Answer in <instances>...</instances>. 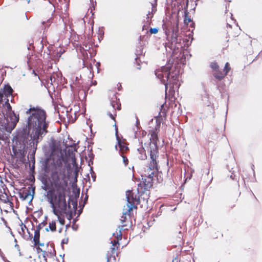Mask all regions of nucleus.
Returning a JSON list of instances; mask_svg holds the SVG:
<instances>
[{"instance_id":"obj_10","label":"nucleus","mask_w":262,"mask_h":262,"mask_svg":"<svg viewBox=\"0 0 262 262\" xmlns=\"http://www.w3.org/2000/svg\"><path fill=\"white\" fill-rule=\"evenodd\" d=\"M12 199L11 196L9 195L6 192V186L4 189H0V202L2 203L9 205L11 207H13V203L10 200Z\"/></svg>"},{"instance_id":"obj_41","label":"nucleus","mask_w":262,"mask_h":262,"mask_svg":"<svg viewBox=\"0 0 262 262\" xmlns=\"http://www.w3.org/2000/svg\"><path fill=\"white\" fill-rule=\"evenodd\" d=\"M47 231H49L50 230H46ZM52 232H54V231H56V230H50Z\"/></svg>"},{"instance_id":"obj_9","label":"nucleus","mask_w":262,"mask_h":262,"mask_svg":"<svg viewBox=\"0 0 262 262\" xmlns=\"http://www.w3.org/2000/svg\"><path fill=\"white\" fill-rule=\"evenodd\" d=\"M111 106L113 108V113H112L110 111H108L107 114L110 117L115 121V117L116 116V110L118 111L121 110V103L119 102V100H117V98L115 97L114 99H112L111 102Z\"/></svg>"},{"instance_id":"obj_36","label":"nucleus","mask_w":262,"mask_h":262,"mask_svg":"<svg viewBox=\"0 0 262 262\" xmlns=\"http://www.w3.org/2000/svg\"><path fill=\"white\" fill-rule=\"evenodd\" d=\"M14 247L17 249V251H20L19 247L18 245H17V244H15Z\"/></svg>"},{"instance_id":"obj_24","label":"nucleus","mask_w":262,"mask_h":262,"mask_svg":"<svg viewBox=\"0 0 262 262\" xmlns=\"http://www.w3.org/2000/svg\"><path fill=\"white\" fill-rule=\"evenodd\" d=\"M149 31L150 33V34H157L159 31V29L156 28H150Z\"/></svg>"},{"instance_id":"obj_35","label":"nucleus","mask_w":262,"mask_h":262,"mask_svg":"<svg viewBox=\"0 0 262 262\" xmlns=\"http://www.w3.org/2000/svg\"><path fill=\"white\" fill-rule=\"evenodd\" d=\"M42 256L43 257V260H45L46 262H48L47 259L46 258V252H43V253H42Z\"/></svg>"},{"instance_id":"obj_31","label":"nucleus","mask_w":262,"mask_h":262,"mask_svg":"<svg viewBox=\"0 0 262 262\" xmlns=\"http://www.w3.org/2000/svg\"><path fill=\"white\" fill-rule=\"evenodd\" d=\"M0 256L2 257V259L3 260H5V259L6 258L4 254V253H3V252L2 251L1 249H0Z\"/></svg>"},{"instance_id":"obj_27","label":"nucleus","mask_w":262,"mask_h":262,"mask_svg":"<svg viewBox=\"0 0 262 262\" xmlns=\"http://www.w3.org/2000/svg\"><path fill=\"white\" fill-rule=\"evenodd\" d=\"M69 238H64L63 239H62L61 242V247L62 249H63V246H62L63 244H67L68 243Z\"/></svg>"},{"instance_id":"obj_45","label":"nucleus","mask_w":262,"mask_h":262,"mask_svg":"<svg viewBox=\"0 0 262 262\" xmlns=\"http://www.w3.org/2000/svg\"><path fill=\"white\" fill-rule=\"evenodd\" d=\"M14 242H15V243L17 244V240L16 238L14 239Z\"/></svg>"},{"instance_id":"obj_40","label":"nucleus","mask_w":262,"mask_h":262,"mask_svg":"<svg viewBox=\"0 0 262 262\" xmlns=\"http://www.w3.org/2000/svg\"><path fill=\"white\" fill-rule=\"evenodd\" d=\"M227 27L231 28V26L228 24H227Z\"/></svg>"},{"instance_id":"obj_14","label":"nucleus","mask_w":262,"mask_h":262,"mask_svg":"<svg viewBox=\"0 0 262 262\" xmlns=\"http://www.w3.org/2000/svg\"><path fill=\"white\" fill-rule=\"evenodd\" d=\"M34 193V188L31 189L30 187L28 189L24 190L21 193V197L24 200L30 199L32 200L33 199V194H31V191Z\"/></svg>"},{"instance_id":"obj_18","label":"nucleus","mask_w":262,"mask_h":262,"mask_svg":"<svg viewBox=\"0 0 262 262\" xmlns=\"http://www.w3.org/2000/svg\"><path fill=\"white\" fill-rule=\"evenodd\" d=\"M40 230H34V235L33 236V242L40 240Z\"/></svg>"},{"instance_id":"obj_8","label":"nucleus","mask_w":262,"mask_h":262,"mask_svg":"<svg viewBox=\"0 0 262 262\" xmlns=\"http://www.w3.org/2000/svg\"><path fill=\"white\" fill-rule=\"evenodd\" d=\"M175 26L173 27L172 30V33L170 34L169 33H167L166 31V34L167 35V42L165 43V46L169 48H172V45L173 43H177L178 41V32H179V20L177 18L174 22Z\"/></svg>"},{"instance_id":"obj_30","label":"nucleus","mask_w":262,"mask_h":262,"mask_svg":"<svg viewBox=\"0 0 262 262\" xmlns=\"http://www.w3.org/2000/svg\"><path fill=\"white\" fill-rule=\"evenodd\" d=\"M5 186H6L3 182L1 177L0 176V189H1V188L4 189V187Z\"/></svg>"},{"instance_id":"obj_16","label":"nucleus","mask_w":262,"mask_h":262,"mask_svg":"<svg viewBox=\"0 0 262 262\" xmlns=\"http://www.w3.org/2000/svg\"><path fill=\"white\" fill-rule=\"evenodd\" d=\"M0 92L3 93V95H5L6 97H8L12 95L13 90L9 85H5L3 90Z\"/></svg>"},{"instance_id":"obj_20","label":"nucleus","mask_w":262,"mask_h":262,"mask_svg":"<svg viewBox=\"0 0 262 262\" xmlns=\"http://www.w3.org/2000/svg\"><path fill=\"white\" fill-rule=\"evenodd\" d=\"M184 23L185 24L187 25L189 24V23H192V25L194 24V23L192 22V21L191 19V18L188 17L187 14H186L185 15V18H184Z\"/></svg>"},{"instance_id":"obj_6","label":"nucleus","mask_w":262,"mask_h":262,"mask_svg":"<svg viewBox=\"0 0 262 262\" xmlns=\"http://www.w3.org/2000/svg\"><path fill=\"white\" fill-rule=\"evenodd\" d=\"M158 161H157L156 167L152 168V167L150 166L151 164V161H150L149 166L145 171V176L146 178H142V181L138 184V191H145L152 186L154 176L158 170Z\"/></svg>"},{"instance_id":"obj_23","label":"nucleus","mask_w":262,"mask_h":262,"mask_svg":"<svg viewBox=\"0 0 262 262\" xmlns=\"http://www.w3.org/2000/svg\"><path fill=\"white\" fill-rule=\"evenodd\" d=\"M47 224V223L46 222H42L40 224H39V225L37 226L36 229H41L43 228Z\"/></svg>"},{"instance_id":"obj_42","label":"nucleus","mask_w":262,"mask_h":262,"mask_svg":"<svg viewBox=\"0 0 262 262\" xmlns=\"http://www.w3.org/2000/svg\"><path fill=\"white\" fill-rule=\"evenodd\" d=\"M58 231L59 233H62L63 230H58Z\"/></svg>"},{"instance_id":"obj_11","label":"nucleus","mask_w":262,"mask_h":262,"mask_svg":"<svg viewBox=\"0 0 262 262\" xmlns=\"http://www.w3.org/2000/svg\"><path fill=\"white\" fill-rule=\"evenodd\" d=\"M116 139L117 140L118 146L119 148V152L121 154H124L129 150V148L127 146V143L125 139H121L118 135V132L116 133Z\"/></svg>"},{"instance_id":"obj_19","label":"nucleus","mask_w":262,"mask_h":262,"mask_svg":"<svg viewBox=\"0 0 262 262\" xmlns=\"http://www.w3.org/2000/svg\"><path fill=\"white\" fill-rule=\"evenodd\" d=\"M183 234L181 230H179V235L178 236V240L179 243V245H181V243H183Z\"/></svg>"},{"instance_id":"obj_22","label":"nucleus","mask_w":262,"mask_h":262,"mask_svg":"<svg viewBox=\"0 0 262 262\" xmlns=\"http://www.w3.org/2000/svg\"><path fill=\"white\" fill-rule=\"evenodd\" d=\"M121 156L123 159V162L125 166H127L128 164V160L127 158L124 155V154H121Z\"/></svg>"},{"instance_id":"obj_38","label":"nucleus","mask_w":262,"mask_h":262,"mask_svg":"<svg viewBox=\"0 0 262 262\" xmlns=\"http://www.w3.org/2000/svg\"><path fill=\"white\" fill-rule=\"evenodd\" d=\"M178 257H176L174 259H172V262H178Z\"/></svg>"},{"instance_id":"obj_39","label":"nucleus","mask_w":262,"mask_h":262,"mask_svg":"<svg viewBox=\"0 0 262 262\" xmlns=\"http://www.w3.org/2000/svg\"><path fill=\"white\" fill-rule=\"evenodd\" d=\"M9 231L10 232V233H11V234L12 235V236H14V234H13V232H12V230H9Z\"/></svg>"},{"instance_id":"obj_25","label":"nucleus","mask_w":262,"mask_h":262,"mask_svg":"<svg viewBox=\"0 0 262 262\" xmlns=\"http://www.w3.org/2000/svg\"><path fill=\"white\" fill-rule=\"evenodd\" d=\"M118 253L117 252H116L115 253H113H113H111L110 254H109V257H110L111 258L112 257L113 258V259L114 260H116V257H118Z\"/></svg>"},{"instance_id":"obj_5","label":"nucleus","mask_w":262,"mask_h":262,"mask_svg":"<svg viewBox=\"0 0 262 262\" xmlns=\"http://www.w3.org/2000/svg\"><path fill=\"white\" fill-rule=\"evenodd\" d=\"M126 195L127 203L126 204V208L123 209L124 210H126V211L123 212V215L121 216L120 219L122 223V228L125 227H132V222L126 220V215L127 214L129 216L132 215L133 209H137V205L139 203V199H137L136 196H134V193L132 191H127L126 192Z\"/></svg>"},{"instance_id":"obj_1","label":"nucleus","mask_w":262,"mask_h":262,"mask_svg":"<svg viewBox=\"0 0 262 262\" xmlns=\"http://www.w3.org/2000/svg\"><path fill=\"white\" fill-rule=\"evenodd\" d=\"M26 113L30 114L28 118L27 126L17 133L14 138L12 146L14 156L20 160L24 158L27 152L26 145L30 128H33V138L37 143L48 132L49 122L46 121L47 115L44 110L38 107H31L26 111Z\"/></svg>"},{"instance_id":"obj_46","label":"nucleus","mask_w":262,"mask_h":262,"mask_svg":"<svg viewBox=\"0 0 262 262\" xmlns=\"http://www.w3.org/2000/svg\"><path fill=\"white\" fill-rule=\"evenodd\" d=\"M19 256H21V252H20V251H19Z\"/></svg>"},{"instance_id":"obj_17","label":"nucleus","mask_w":262,"mask_h":262,"mask_svg":"<svg viewBox=\"0 0 262 262\" xmlns=\"http://www.w3.org/2000/svg\"><path fill=\"white\" fill-rule=\"evenodd\" d=\"M213 231V233H211V237L213 239L217 238L221 236L222 237L223 235V234L220 232L219 230H212Z\"/></svg>"},{"instance_id":"obj_48","label":"nucleus","mask_w":262,"mask_h":262,"mask_svg":"<svg viewBox=\"0 0 262 262\" xmlns=\"http://www.w3.org/2000/svg\"><path fill=\"white\" fill-rule=\"evenodd\" d=\"M73 161H74V162H75V158H74Z\"/></svg>"},{"instance_id":"obj_43","label":"nucleus","mask_w":262,"mask_h":262,"mask_svg":"<svg viewBox=\"0 0 262 262\" xmlns=\"http://www.w3.org/2000/svg\"><path fill=\"white\" fill-rule=\"evenodd\" d=\"M56 260L57 261V262H60L57 257L56 258Z\"/></svg>"},{"instance_id":"obj_37","label":"nucleus","mask_w":262,"mask_h":262,"mask_svg":"<svg viewBox=\"0 0 262 262\" xmlns=\"http://www.w3.org/2000/svg\"><path fill=\"white\" fill-rule=\"evenodd\" d=\"M59 256L61 257L62 259V262H64V254H63V255H59Z\"/></svg>"},{"instance_id":"obj_21","label":"nucleus","mask_w":262,"mask_h":262,"mask_svg":"<svg viewBox=\"0 0 262 262\" xmlns=\"http://www.w3.org/2000/svg\"><path fill=\"white\" fill-rule=\"evenodd\" d=\"M145 230H142V232H141L138 235H134L132 232L130 233V236H132V238H134L135 237H139L140 238H141L143 236V234H144L145 233Z\"/></svg>"},{"instance_id":"obj_29","label":"nucleus","mask_w":262,"mask_h":262,"mask_svg":"<svg viewBox=\"0 0 262 262\" xmlns=\"http://www.w3.org/2000/svg\"><path fill=\"white\" fill-rule=\"evenodd\" d=\"M34 245H38L39 246H41V247H42L44 246V243H40V240L39 241H36V242H35L34 243Z\"/></svg>"},{"instance_id":"obj_12","label":"nucleus","mask_w":262,"mask_h":262,"mask_svg":"<svg viewBox=\"0 0 262 262\" xmlns=\"http://www.w3.org/2000/svg\"><path fill=\"white\" fill-rule=\"evenodd\" d=\"M122 230H119L118 232H116V238L117 240H111L110 243L112 244L111 246V253H115L116 251L118 249L120 246L119 241L122 239Z\"/></svg>"},{"instance_id":"obj_32","label":"nucleus","mask_w":262,"mask_h":262,"mask_svg":"<svg viewBox=\"0 0 262 262\" xmlns=\"http://www.w3.org/2000/svg\"><path fill=\"white\" fill-rule=\"evenodd\" d=\"M0 256L2 257V259L3 260H5V259L6 258L4 254V253H3V252L2 251L1 249H0Z\"/></svg>"},{"instance_id":"obj_4","label":"nucleus","mask_w":262,"mask_h":262,"mask_svg":"<svg viewBox=\"0 0 262 262\" xmlns=\"http://www.w3.org/2000/svg\"><path fill=\"white\" fill-rule=\"evenodd\" d=\"M169 66L162 67L161 70L155 71L156 76L160 79L161 82L165 85V94L167 95L168 85L170 86L169 93H174V89L178 88V75L170 72Z\"/></svg>"},{"instance_id":"obj_47","label":"nucleus","mask_w":262,"mask_h":262,"mask_svg":"<svg viewBox=\"0 0 262 262\" xmlns=\"http://www.w3.org/2000/svg\"><path fill=\"white\" fill-rule=\"evenodd\" d=\"M50 80H51V81L52 82V76L50 77Z\"/></svg>"},{"instance_id":"obj_33","label":"nucleus","mask_w":262,"mask_h":262,"mask_svg":"<svg viewBox=\"0 0 262 262\" xmlns=\"http://www.w3.org/2000/svg\"><path fill=\"white\" fill-rule=\"evenodd\" d=\"M36 251L38 253H39L41 252H42V253H43V252H46L45 251L42 250V249L41 248H40L39 247H38L36 248Z\"/></svg>"},{"instance_id":"obj_7","label":"nucleus","mask_w":262,"mask_h":262,"mask_svg":"<svg viewBox=\"0 0 262 262\" xmlns=\"http://www.w3.org/2000/svg\"><path fill=\"white\" fill-rule=\"evenodd\" d=\"M210 67L213 70V76L219 80H223L231 70L229 62L226 63L223 71L220 69V66L216 62H211Z\"/></svg>"},{"instance_id":"obj_13","label":"nucleus","mask_w":262,"mask_h":262,"mask_svg":"<svg viewBox=\"0 0 262 262\" xmlns=\"http://www.w3.org/2000/svg\"><path fill=\"white\" fill-rule=\"evenodd\" d=\"M6 114H8V116L9 117L10 121H11V126L12 127V129H13L19 120V115H16L14 112L8 111L7 109L6 110Z\"/></svg>"},{"instance_id":"obj_15","label":"nucleus","mask_w":262,"mask_h":262,"mask_svg":"<svg viewBox=\"0 0 262 262\" xmlns=\"http://www.w3.org/2000/svg\"><path fill=\"white\" fill-rule=\"evenodd\" d=\"M17 231L19 234L26 240H31L33 238L32 233L30 230H17Z\"/></svg>"},{"instance_id":"obj_44","label":"nucleus","mask_w":262,"mask_h":262,"mask_svg":"<svg viewBox=\"0 0 262 262\" xmlns=\"http://www.w3.org/2000/svg\"><path fill=\"white\" fill-rule=\"evenodd\" d=\"M112 235H113V236H115V235H116V233H112Z\"/></svg>"},{"instance_id":"obj_3","label":"nucleus","mask_w":262,"mask_h":262,"mask_svg":"<svg viewBox=\"0 0 262 262\" xmlns=\"http://www.w3.org/2000/svg\"><path fill=\"white\" fill-rule=\"evenodd\" d=\"M166 117V110L164 108V104L161 105L160 111L158 116L156 117V125L154 128L149 130V134L150 135V143L148 145L146 146V149L142 147L138 149L141 155L139 157L140 159L144 160L147 159L146 151L149 152L150 159L151 160V167H155L157 164V161L158 158V147L157 142L158 141V134L160 130L161 123L163 119Z\"/></svg>"},{"instance_id":"obj_28","label":"nucleus","mask_w":262,"mask_h":262,"mask_svg":"<svg viewBox=\"0 0 262 262\" xmlns=\"http://www.w3.org/2000/svg\"><path fill=\"white\" fill-rule=\"evenodd\" d=\"M49 227L50 229H56V225L54 222H52V223H49Z\"/></svg>"},{"instance_id":"obj_26","label":"nucleus","mask_w":262,"mask_h":262,"mask_svg":"<svg viewBox=\"0 0 262 262\" xmlns=\"http://www.w3.org/2000/svg\"><path fill=\"white\" fill-rule=\"evenodd\" d=\"M135 60H136V64H137L136 69L138 70H140L141 66H140V59L138 58H136L135 59Z\"/></svg>"},{"instance_id":"obj_2","label":"nucleus","mask_w":262,"mask_h":262,"mask_svg":"<svg viewBox=\"0 0 262 262\" xmlns=\"http://www.w3.org/2000/svg\"><path fill=\"white\" fill-rule=\"evenodd\" d=\"M51 179L52 188L47 191V198L54 213L58 216L60 223L63 225L64 221L61 216L66 213L67 208L66 200L67 182L64 177L60 178L57 172H52Z\"/></svg>"},{"instance_id":"obj_34","label":"nucleus","mask_w":262,"mask_h":262,"mask_svg":"<svg viewBox=\"0 0 262 262\" xmlns=\"http://www.w3.org/2000/svg\"><path fill=\"white\" fill-rule=\"evenodd\" d=\"M106 262H110L111 260V258L109 257V253L108 252L106 254Z\"/></svg>"}]
</instances>
